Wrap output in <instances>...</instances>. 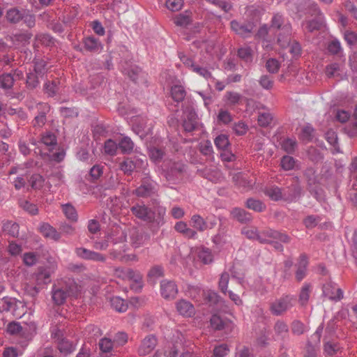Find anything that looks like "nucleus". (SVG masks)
Listing matches in <instances>:
<instances>
[{
	"instance_id": "nucleus-60",
	"label": "nucleus",
	"mask_w": 357,
	"mask_h": 357,
	"mask_svg": "<svg viewBox=\"0 0 357 357\" xmlns=\"http://www.w3.org/2000/svg\"><path fill=\"white\" fill-rule=\"evenodd\" d=\"M291 332L296 335H302L305 331L304 324L298 320H294L291 323Z\"/></svg>"
},
{
	"instance_id": "nucleus-54",
	"label": "nucleus",
	"mask_w": 357,
	"mask_h": 357,
	"mask_svg": "<svg viewBox=\"0 0 357 357\" xmlns=\"http://www.w3.org/2000/svg\"><path fill=\"white\" fill-rule=\"evenodd\" d=\"M41 141L47 146H55L56 145V139L55 135L50 132L45 133L42 136Z\"/></svg>"
},
{
	"instance_id": "nucleus-42",
	"label": "nucleus",
	"mask_w": 357,
	"mask_h": 357,
	"mask_svg": "<svg viewBox=\"0 0 357 357\" xmlns=\"http://www.w3.org/2000/svg\"><path fill=\"white\" fill-rule=\"evenodd\" d=\"M300 137L303 141H310L313 137L314 129L310 125L303 126L300 131Z\"/></svg>"
},
{
	"instance_id": "nucleus-52",
	"label": "nucleus",
	"mask_w": 357,
	"mask_h": 357,
	"mask_svg": "<svg viewBox=\"0 0 357 357\" xmlns=\"http://www.w3.org/2000/svg\"><path fill=\"white\" fill-rule=\"evenodd\" d=\"M183 6V0H167L166 7L172 12L180 10Z\"/></svg>"
},
{
	"instance_id": "nucleus-25",
	"label": "nucleus",
	"mask_w": 357,
	"mask_h": 357,
	"mask_svg": "<svg viewBox=\"0 0 357 357\" xmlns=\"http://www.w3.org/2000/svg\"><path fill=\"white\" fill-rule=\"evenodd\" d=\"M37 285L45 284L50 282V272L47 268L40 267L35 274Z\"/></svg>"
},
{
	"instance_id": "nucleus-19",
	"label": "nucleus",
	"mask_w": 357,
	"mask_h": 357,
	"mask_svg": "<svg viewBox=\"0 0 357 357\" xmlns=\"http://www.w3.org/2000/svg\"><path fill=\"white\" fill-rule=\"evenodd\" d=\"M197 116L195 111L190 110L188 113H185L183 127L186 132H192L197 126Z\"/></svg>"
},
{
	"instance_id": "nucleus-64",
	"label": "nucleus",
	"mask_w": 357,
	"mask_h": 357,
	"mask_svg": "<svg viewBox=\"0 0 357 357\" xmlns=\"http://www.w3.org/2000/svg\"><path fill=\"white\" fill-rule=\"evenodd\" d=\"M21 207L31 215L38 213V208L36 205L29 203L28 201H22L20 202Z\"/></svg>"
},
{
	"instance_id": "nucleus-38",
	"label": "nucleus",
	"mask_w": 357,
	"mask_h": 357,
	"mask_svg": "<svg viewBox=\"0 0 357 357\" xmlns=\"http://www.w3.org/2000/svg\"><path fill=\"white\" fill-rule=\"evenodd\" d=\"M198 257L205 264L211 263L213 259L211 251L207 248H202L200 249Z\"/></svg>"
},
{
	"instance_id": "nucleus-12",
	"label": "nucleus",
	"mask_w": 357,
	"mask_h": 357,
	"mask_svg": "<svg viewBox=\"0 0 357 357\" xmlns=\"http://www.w3.org/2000/svg\"><path fill=\"white\" fill-rule=\"evenodd\" d=\"M115 275L123 280H129L132 282H137L139 280L142 279L141 273L132 268H117L115 269Z\"/></svg>"
},
{
	"instance_id": "nucleus-17",
	"label": "nucleus",
	"mask_w": 357,
	"mask_h": 357,
	"mask_svg": "<svg viewBox=\"0 0 357 357\" xmlns=\"http://www.w3.org/2000/svg\"><path fill=\"white\" fill-rule=\"evenodd\" d=\"M274 337L275 340H284L289 335V326L287 323L278 319L273 326Z\"/></svg>"
},
{
	"instance_id": "nucleus-51",
	"label": "nucleus",
	"mask_w": 357,
	"mask_h": 357,
	"mask_svg": "<svg viewBox=\"0 0 357 357\" xmlns=\"http://www.w3.org/2000/svg\"><path fill=\"white\" fill-rule=\"evenodd\" d=\"M120 168L126 174H130L135 168V165L130 158L126 159L121 162Z\"/></svg>"
},
{
	"instance_id": "nucleus-9",
	"label": "nucleus",
	"mask_w": 357,
	"mask_h": 357,
	"mask_svg": "<svg viewBox=\"0 0 357 357\" xmlns=\"http://www.w3.org/2000/svg\"><path fill=\"white\" fill-rule=\"evenodd\" d=\"M160 293L165 299H174L178 294V287L172 280H162L160 282Z\"/></svg>"
},
{
	"instance_id": "nucleus-63",
	"label": "nucleus",
	"mask_w": 357,
	"mask_h": 357,
	"mask_svg": "<svg viewBox=\"0 0 357 357\" xmlns=\"http://www.w3.org/2000/svg\"><path fill=\"white\" fill-rule=\"evenodd\" d=\"M252 51L249 47H242L238 51V56L245 60L246 62H250L252 61Z\"/></svg>"
},
{
	"instance_id": "nucleus-50",
	"label": "nucleus",
	"mask_w": 357,
	"mask_h": 357,
	"mask_svg": "<svg viewBox=\"0 0 357 357\" xmlns=\"http://www.w3.org/2000/svg\"><path fill=\"white\" fill-rule=\"evenodd\" d=\"M309 190L317 201L321 202L324 199V190L319 185H310Z\"/></svg>"
},
{
	"instance_id": "nucleus-62",
	"label": "nucleus",
	"mask_w": 357,
	"mask_h": 357,
	"mask_svg": "<svg viewBox=\"0 0 357 357\" xmlns=\"http://www.w3.org/2000/svg\"><path fill=\"white\" fill-rule=\"evenodd\" d=\"M22 330V327L18 322L13 321L8 324L6 331L10 335L20 334Z\"/></svg>"
},
{
	"instance_id": "nucleus-7",
	"label": "nucleus",
	"mask_w": 357,
	"mask_h": 357,
	"mask_svg": "<svg viewBox=\"0 0 357 357\" xmlns=\"http://www.w3.org/2000/svg\"><path fill=\"white\" fill-rule=\"evenodd\" d=\"M149 239L150 235L145 231L139 230L137 229H132L130 231V243L134 248L142 246L148 242Z\"/></svg>"
},
{
	"instance_id": "nucleus-39",
	"label": "nucleus",
	"mask_w": 357,
	"mask_h": 357,
	"mask_svg": "<svg viewBox=\"0 0 357 357\" xmlns=\"http://www.w3.org/2000/svg\"><path fill=\"white\" fill-rule=\"evenodd\" d=\"M3 229L13 237H17L19 235V225L15 222H7L4 223Z\"/></svg>"
},
{
	"instance_id": "nucleus-6",
	"label": "nucleus",
	"mask_w": 357,
	"mask_h": 357,
	"mask_svg": "<svg viewBox=\"0 0 357 357\" xmlns=\"http://www.w3.org/2000/svg\"><path fill=\"white\" fill-rule=\"evenodd\" d=\"M70 293V287L67 285H54L52 289V298L54 303L57 305L63 304Z\"/></svg>"
},
{
	"instance_id": "nucleus-36",
	"label": "nucleus",
	"mask_w": 357,
	"mask_h": 357,
	"mask_svg": "<svg viewBox=\"0 0 357 357\" xmlns=\"http://www.w3.org/2000/svg\"><path fill=\"white\" fill-rule=\"evenodd\" d=\"M24 13L16 8H11L6 13L7 20L12 23H17L24 17Z\"/></svg>"
},
{
	"instance_id": "nucleus-35",
	"label": "nucleus",
	"mask_w": 357,
	"mask_h": 357,
	"mask_svg": "<svg viewBox=\"0 0 357 357\" xmlns=\"http://www.w3.org/2000/svg\"><path fill=\"white\" fill-rule=\"evenodd\" d=\"M57 348L59 350V351L65 356L70 354L75 349L73 343L65 339L61 340L59 342Z\"/></svg>"
},
{
	"instance_id": "nucleus-8",
	"label": "nucleus",
	"mask_w": 357,
	"mask_h": 357,
	"mask_svg": "<svg viewBox=\"0 0 357 357\" xmlns=\"http://www.w3.org/2000/svg\"><path fill=\"white\" fill-rule=\"evenodd\" d=\"M76 255L85 260H91L94 261L98 262H105L106 261V256L91 250H88L85 248H77L75 249Z\"/></svg>"
},
{
	"instance_id": "nucleus-13",
	"label": "nucleus",
	"mask_w": 357,
	"mask_h": 357,
	"mask_svg": "<svg viewBox=\"0 0 357 357\" xmlns=\"http://www.w3.org/2000/svg\"><path fill=\"white\" fill-rule=\"evenodd\" d=\"M157 345V339L153 335H147L141 342L138 348V354L140 356L149 354Z\"/></svg>"
},
{
	"instance_id": "nucleus-27",
	"label": "nucleus",
	"mask_w": 357,
	"mask_h": 357,
	"mask_svg": "<svg viewBox=\"0 0 357 357\" xmlns=\"http://www.w3.org/2000/svg\"><path fill=\"white\" fill-rule=\"evenodd\" d=\"M134 146L133 142L128 137H123L119 143V149L122 154H131Z\"/></svg>"
},
{
	"instance_id": "nucleus-29",
	"label": "nucleus",
	"mask_w": 357,
	"mask_h": 357,
	"mask_svg": "<svg viewBox=\"0 0 357 357\" xmlns=\"http://www.w3.org/2000/svg\"><path fill=\"white\" fill-rule=\"evenodd\" d=\"M245 205L248 208L259 213L264 211L266 208V204L263 202L254 198L248 199Z\"/></svg>"
},
{
	"instance_id": "nucleus-40",
	"label": "nucleus",
	"mask_w": 357,
	"mask_h": 357,
	"mask_svg": "<svg viewBox=\"0 0 357 357\" xmlns=\"http://www.w3.org/2000/svg\"><path fill=\"white\" fill-rule=\"evenodd\" d=\"M99 348L102 353H110L114 347V341L107 337H103L100 340Z\"/></svg>"
},
{
	"instance_id": "nucleus-28",
	"label": "nucleus",
	"mask_w": 357,
	"mask_h": 357,
	"mask_svg": "<svg viewBox=\"0 0 357 357\" xmlns=\"http://www.w3.org/2000/svg\"><path fill=\"white\" fill-rule=\"evenodd\" d=\"M84 47L90 52H97L102 50V47L98 40L93 37H87L84 40Z\"/></svg>"
},
{
	"instance_id": "nucleus-30",
	"label": "nucleus",
	"mask_w": 357,
	"mask_h": 357,
	"mask_svg": "<svg viewBox=\"0 0 357 357\" xmlns=\"http://www.w3.org/2000/svg\"><path fill=\"white\" fill-rule=\"evenodd\" d=\"M186 92L181 85H174L171 89V96L176 102H181L184 100Z\"/></svg>"
},
{
	"instance_id": "nucleus-32",
	"label": "nucleus",
	"mask_w": 357,
	"mask_h": 357,
	"mask_svg": "<svg viewBox=\"0 0 357 357\" xmlns=\"http://www.w3.org/2000/svg\"><path fill=\"white\" fill-rule=\"evenodd\" d=\"M192 227L199 231H204L208 228V225L204 219L199 215H193L191 218Z\"/></svg>"
},
{
	"instance_id": "nucleus-58",
	"label": "nucleus",
	"mask_w": 357,
	"mask_h": 357,
	"mask_svg": "<svg viewBox=\"0 0 357 357\" xmlns=\"http://www.w3.org/2000/svg\"><path fill=\"white\" fill-rule=\"evenodd\" d=\"M14 78L10 74H4L0 76V84L3 89H9L12 86Z\"/></svg>"
},
{
	"instance_id": "nucleus-21",
	"label": "nucleus",
	"mask_w": 357,
	"mask_h": 357,
	"mask_svg": "<svg viewBox=\"0 0 357 357\" xmlns=\"http://www.w3.org/2000/svg\"><path fill=\"white\" fill-rule=\"evenodd\" d=\"M174 229L188 238H195L197 236V231L188 227L185 222L180 221L175 224Z\"/></svg>"
},
{
	"instance_id": "nucleus-10",
	"label": "nucleus",
	"mask_w": 357,
	"mask_h": 357,
	"mask_svg": "<svg viewBox=\"0 0 357 357\" xmlns=\"http://www.w3.org/2000/svg\"><path fill=\"white\" fill-rule=\"evenodd\" d=\"M156 192L155 185L149 179L143 178L140 185L135 190L134 194L139 197H149Z\"/></svg>"
},
{
	"instance_id": "nucleus-41",
	"label": "nucleus",
	"mask_w": 357,
	"mask_h": 357,
	"mask_svg": "<svg viewBox=\"0 0 357 357\" xmlns=\"http://www.w3.org/2000/svg\"><path fill=\"white\" fill-rule=\"evenodd\" d=\"M29 182L33 189L38 190L43 186L45 178L40 174H33L30 177Z\"/></svg>"
},
{
	"instance_id": "nucleus-48",
	"label": "nucleus",
	"mask_w": 357,
	"mask_h": 357,
	"mask_svg": "<svg viewBox=\"0 0 357 357\" xmlns=\"http://www.w3.org/2000/svg\"><path fill=\"white\" fill-rule=\"evenodd\" d=\"M174 22L177 26H186L191 22V18L189 15L182 13L174 17Z\"/></svg>"
},
{
	"instance_id": "nucleus-3",
	"label": "nucleus",
	"mask_w": 357,
	"mask_h": 357,
	"mask_svg": "<svg viewBox=\"0 0 357 357\" xmlns=\"http://www.w3.org/2000/svg\"><path fill=\"white\" fill-rule=\"evenodd\" d=\"M296 299L294 296L284 295L269 304V310L274 316H282L294 306Z\"/></svg>"
},
{
	"instance_id": "nucleus-1",
	"label": "nucleus",
	"mask_w": 357,
	"mask_h": 357,
	"mask_svg": "<svg viewBox=\"0 0 357 357\" xmlns=\"http://www.w3.org/2000/svg\"><path fill=\"white\" fill-rule=\"evenodd\" d=\"M132 213L138 219L147 223H156L158 225L162 222L160 213L156 215L155 211L143 203H137L130 208Z\"/></svg>"
},
{
	"instance_id": "nucleus-46",
	"label": "nucleus",
	"mask_w": 357,
	"mask_h": 357,
	"mask_svg": "<svg viewBox=\"0 0 357 357\" xmlns=\"http://www.w3.org/2000/svg\"><path fill=\"white\" fill-rule=\"evenodd\" d=\"M226 232V227L220 224L218 229V233L213 238V242L217 245L225 243L226 242V239L225 238Z\"/></svg>"
},
{
	"instance_id": "nucleus-2",
	"label": "nucleus",
	"mask_w": 357,
	"mask_h": 357,
	"mask_svg": "<svg viewBox=\"0 0 357 357\" xmlns=\"http://www.w3.org/2000/svg\"><path fill=\"white\" fill-rule=\"evenodd\" d=\"M271 29L275 28L280 31L278 38V43L282 48H285L289 45L291 27L290 24L284 23L282 15H275L271 21Z\"/></svg>"
},
{
	"instance_id": "nucleus-23",
	"label": "nucleus",
	"mask_w": 357,
	"mask_h": 357,
	"mask_svg": "<svg viewBox=\"0 0 357 357\" xmlns=\"http://www.w3.org/2000/svg\"><path fill=\"white\" fill-rule=\"evenodd\" d=\"M177 311L182 315L191 317L194 314V307L185 300H181L176 303Z\"/></svg>"
},
{
	"instance_id": "nucleus-44",
	"label": "nucleus",
	"mask_w": 357,
	"mask_h": 357,
	"mask_svg": "<svg viewBox=\"0 0 357 357\" xmlns=\"http://www.w3.org/2000/svg\"><path fill=\"white\" fill-rule=\"evenodd\" d=\"M229 352V348L227 344H221L213 349L211 357H225Z\"/></svg>"
},
{
	"instance_id": "nucleus-59",
	"label": "nucleus",
	"mask_w": 357,
	"mask_h": 357,
	"mask_svg": "<svg viewBox=\"0 0 357 357\" xmlns=\"http://www.w3.org/2000/svg\"><path fill=\"white\" fill-rule=\"evenodd\" d=\"M322 25L321 17L319 16L318 20H313L305 23V29L308 31H313L314 30H318L321 28Z\"/></svg>"
},
{
	"instance_id": "nucleus-14",
	"label": "nucleus",
	"mask_w": 357,
	"mask_h": 357,
	"mask_svg": "<svg viewBox=\"0 0 357 357\" xmlns=\"http://www.w3.org/2000/svg\"><path fill=\"white\" fill-rule=\"evenodd\" d=\"M230 216L233 220L241 224H248L252 220L251 213L238 207L234 208L230 211Z\"/></svg>"
},
{
	"instance_id": "nucleus-34",
	"label": "nucleus",
	"mask_w": 357,
	"mask_h": 357,
	"mask_svg": "<svg viewBox=\"0 0 357 357\" xmlns=\"http://www.w3.org/2000/svg\"><path fill=\"white\" fill-rule=\"evenodd\" d=\"M224 99L228 105H235L241 102L242 96L237 92L227 91L225 94Z\"/></svg>"
},
{
	"instance_id": "nucleus-55",
	"label": "nucleus",
	"mask_w": 357,
	"mask_h": 357,
	"mask_svg": "<svg viewBox=\"0 0 357 357\" xmlns=\"http://www.w3.org/2000/svg\"><path fill=\"white\" fill-rule=\"evenodd\" d=\"M215 144L218 149L225 150L229 146V142L227 135H220L215 139Z\"/></svg>"
},
{
	"instance_id": "nucleus-15",
	"label": "nucleus",
	"mask_w": 357,
	"mask_h": 357,
	"mask_svg": "<svg viewBox=\"0 0 357 357\" xmlns=\"http://www.w3.org/2000/svg\"><path fill=\"white\" fill-rule=\"evenodd\" d=\"M231 28L237 34L248 37L254 29V24L251 22L239 23L236 20L231 22Z\"/></svg>"
},
{
	"instance_id": "nucleus-5",
	"label": "nucleus",
	"mask_w": 357,
	"mask_h": 357,
	"mask_svg": "<svg viewBox=\"0 0 357 357\" xmlns=\"http://www.w3.org/2000/svg\"><path fill=\"white\" fill-rule=\"evenodd\" d=\"M322 290L323 295L332 301L337 302L343 298V291L331 280L323 285Z\"/></svg>"
},
{
	"instance_id": "nucleus-43",
	"label": "nucleus",
	"mask_w": 357,
	"mask_h": 357,
	"mask_svg": "<svg viewBox=\"0 0 357 357\" xmlns=\"http://www.w3.org/2000/svg\"><path fill=\"white\" fill-rule=\"evenodd\" d=\"M241 234L245 235L248 239L258 240L259 231L255 227H244L241 229Z\"/></svg>"
},
{
	"instance_id": "nucleus-24",
	"label": "nucleus",
	"mask_w": 357,
	"mask_h": 357,
	"mask_svg": "<svg viewBox=\"0 0 357 357\" xmlns=\"http://www.w3.org/2000/svg\"><path fill=\"white\" fill-rule=\"evenodd\" d=\"M301 188L298 184H291L284 190L286 192L285 200L294 201L301 195Z\"/></svg>"
},
{
	"instance_id": "nucleus-18",
	"label": "nucleus",
	"mask_w": 357,
	"mask_h": 357,
	"mask_svg": "<svg viewBox=\"0 0 357 357\" xmlns=\"http://www.w3.org/2000/svg\"><path fill=\"white\" fill-rule=\"evenodd\" d=\"M232 181L238 188H242L245 190L252 189L255 183L252 181L248 180L245 174L241 172L234 174L232 176Z\"/></svg>"
},
{
	"instance_id": "nucleus-16",
	"label": "nucleus",
	"mask_w": 357,
	"mask_h": 357,
	"mask_svg": "<svg viewBox=\"0 0 357 357\" xmlns=\"http://www.w3.org/2000/svg\"><path fill=\"white\" fill-rule=\"evenodd\" d=\"M132 130L140 137H144L151 132V127L146 126V121L143 118H135L132 120Z\"/></svg>"
},
{
	"instance_id": "nucleus-11",
	"label": "nucleus",
	"mask_w": 357,
	"mask_h": 357,
	"mask_svg": "<svg viewBox=\"0 0 357 357\" xmlns=\"http://www.w3.org/2000/svg\"><path fill=\"white\" fill-rule=\"evenodd\" d=\"M295 279L298 282H301L307 275L308 259L305 254H301L299 256L298 262L295 265Z\"/></svg>"
},
{
	"instance_id": "nucleus-26",
	"label": "nucleus",
	"mask_w": 357,
	"mask_h": 357,
	"mask_svg": "<svg viewBox=\"0 0 357 357\" xmlns=\"http://www.w3.org/2000/svg\"><path fill=\"white\" fill-rule=\"evenodd\" d=\"M211 326L215 331H222L229 326L231 322L227 320H223L218 314L212 315L210 319Z\"/></svg>"
},
{
	"instance_id": "nucleus-37",
	"label": "nucleus",
	"mask_w": 357,
	"mask_h": 357,
	"mask_svg": "<svg viewBox=\"0 0 357 357\" xmlns=\"http://www.w3.org/2000/svg\"><path fill=\"white\" fill-rule=\"evenodd\" d=\"M62 208L66 217L68 220H70L72 222L77 221V213L74 206H73L70 204H66L65 205H63Z\"/></svg>"
},
{
	"instance_id": "nucleus-45",
	"label": "nucleus",
	"mask_w": 357,
	"mask_h": 357,
	"mask_svg": "<svg viewBox=\"0 0 357 357\" xmlns=\"http://www.w3.org/2000/svg\"><path fill=\"white\" fill-rule=\"evenodd\" d=\"M119 144L112 139H108L105 142L104 151L105 154L114 155L116 153Z\"/></svg>"
},
{
	"instance_id": "nucleus-53",
	"label": "nucleus",
	"mask_w": 357,
	"mask_h": 357,
	"mask_svg": "<svg viewBox=\"0 0 357 357\" xmlns=\"http://www.w3.org/2000/svg\"><path fill=\"white\" fill-rule=\"evenodd\" d=\"M321 220V218L317 215H310L303 220V223L307 228H313Z\"/></svg>"
},
{
	"instance_id": "nucleus-33",
	"label": "nucleus",
	"mask_w": 357,
	"mask_h": 357,
	"mask_svg": "<svg viewBox=\"0 0 357 357\" xmlns=\"http://www.w3.org/2000/svg\"><path fill=\"white\" fill-rule=\"evenodd\" d=\"M112 307L117 312H123L127 310L126 301L119 296L112 297L110 300Z\"/></svg>"
},
{
	"instance_id": "nucleus-31",
	"label": "nucleus",
	"mask_w": 357,
	"mask_h": 357,
	"mask_svg": "<svg viewBox=\"0 0 357 357\" xmlns=\"http://www.w3.org/2000/svg\"><path fill=\"white\" fill-rule=\"evenodd\" d=\"M312 290V285L310 283H305L300 291L298 301L301 305H305L309 301L310 294Z\"/></svg>"
},
{
	"instance_id": "nucleus-57",
	"label": "nucleus",
	"mask_w": 357,
	"mask_h": 357,
	"mask_svg": "<svg viewBox=\"0 0 357 357\" xmlns=\"http://www.w3.org/2000/svg\"><path fill=\"white\" fill-rule=\"evenodd\" d=\"M229 280V274L227 272H224L221 274L219 280V287L221 291L224 294L227 292V287Z\"/></svg>"
},
{
	"instance_id": "nucleus-22",
	"label": "nucleus",
	"mask_w": 357,
	"mask_h": 357,
	"mask_svg": "<svg viewBox=\"0 0 357 357\" xmlns=\"http://www.w3.org/2000/svg\"><path fill=\"white\" fill-rule=\"evenodd\" d=\"M40 231L44 236L54 241H59L61 238L60 233L48 223H43L40 226Z\"/></svg>"
},
{
	"instance_id": "nucleus-49",
	"label": "nucleus",
	"mask_w": 357,
	"mask_h": 357,
	"mask_svg": "<svg viewBox=\"0 0 357 357\" xmlns=\"http://www.w3.org/2000/svg\"><path fill=\"white\" fill-rule=\"evenodd\" d=\"M296 146V141L293 139H285L282 143V149L289 154L293 153Z\"/></svg>"
},
{
	"instance_id": "nucleus-61",
	"label": "nucleus",
	"mask_w": 357,
	"mask_h": 357,
	"mask_svg": "<svg viewBox=\"0 0 357 357\" xmlns=\"http://www.w3.org/2000/svg\"><path fill=\"white\" fill-rule=\"evenodd\" d=\"M262 88L266 90L271 89L273 86V79L268 75H262L259 81Z\"/></svg>"
},
{
	"instance_id": "nucleus-4",
	"label": "nucleus",
	"mask_w": 357,
	"mask_h": 357,
	"mask_svg": "<svg viewBox=\"0 0 357 357\" xmlns=\"http://www.w3.org/2000/svg\"><path fill=\"white\" fill-rule=\"evenodd\" d=\"M275 239L284 243H289L291 241L289 236L277 230L268 229L259 232L257 241L261 243H272Z\"/></svg>"
},
{
	"instance_id": "nucleus-47",
	"label": "nucleus",
	"mask_w": 357,
	"mask_h": 357,
	"mask_svg": "<svg viewBox=\"0 0 357 357\" xmlns=\"http://www.w3.org/2000/svg\"><path fill=\"white\" fill-rule=\"evenodd\" d=\"M273 120L271 114L268 112L259 113L257 119L258 124L261 127L268 126Z\"/></svg>"
},
{
	"instance_id": "nucleus-56",
	"label": "nucleus",
	"mask_w": 357,
	"mask_h": 357,
	"mask_svg": "<svg viewBox=\"0 0 357 357\" xmlns=\"http://www.w3.org/2000/svg\"><path fill=\"white\" fill-rule=\"evenodd\" d=\"M217 119L218 123L224 124H227L232 121L231 114L225 109H220L219 111Z\"/></svg>"
},
{
	"instance_id": "nucleus-20",
	"label": "nucleus",
	"mask_w": 357,
	"mask_h": 357,
	"mask_svg": "<svg viewBox=\"0 0 357 357\" xmlns=\"http://www.w3.org/2000/svg\"><path fill=\"white\" fill-rule=\"evenodd\" d=\"M264 192L266 196L273 201L284 199L286 196V192L282 191L281 188L275 185L266 188Z\"/></svg>"
}]
</instances>
